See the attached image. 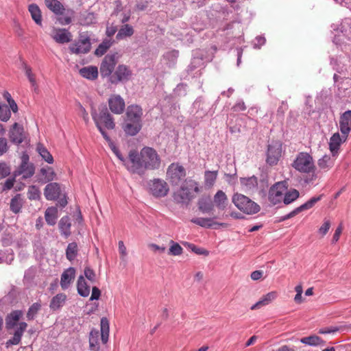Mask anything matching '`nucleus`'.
Returning <instances> with one entry per match:
<instances>
[{
    "label": "nucleus",
    "mask_w": 351,
    "mask_h": 351,
    "mask_svg": "<svg viewBox=\"0 0 351 351\" xmlns=\"http://www.w3.org/2000/svg\"><path fill=\"white\" fill-rule=\"evenodd\" d=\"M13 29L14 33L19 37L24 35V30L22 28L21 24L16 20L13 21Z\"/></svg>",
    "instance_id": "nucleus-58"
},
{
    "label": "nucleus",
    "mask_w": 351,
    "mask_h": 351,
    "mask_svg": "<svg viewBox=\"0 0 351 351\" xmlns=\"http://www.w3.org/2000/svg\"><path fill=\"white\" fill-rule=\"evenodd\" d=\"M167 174L173 184H178L186 176L184 168L178 163L171 164L167 171Z\"/></svg>",
    "instance_id": "nucleus-10"
},
{
    "label": "nucleus",
    "mask_w": 351,
    "mask_h": 351,
    "mask_svg": "<svg viewBox=\"0 0 351 351\" xmlns=\"http://www.w3.org/2000/svg\"><path fill=\"white\" fill-rule=\"evenodd\" d=\"M101 335L97 330L93 329L89 335V348L91 351L99 350V339L101 336V341L104 344L106 343L109 337V321L106 317L101 319Z\"/></svg>",
    "instance_id": "nucleus-2"
},
{
    "label": "nucleus",
    "mask_w": 351,
    "mask_h": 351,
    "mask_svg": "<svg viewBox=\"0 0 351 351\" xmlns=\"http://www.w3.org/2000/svg\"><path fill=\"white\" fill-rule=\"evenodd\" d=\"M330 221L329 220H325L322 226L319 229V233L324 237L330 228Z\"/></svg>",
    "instance_id": "nucleus-61"
},
{
    "label": "nucleus",
    "mask_w": 351,
    "mask_h": 351,
    "mask_svg": "<svg viewBox=\"0 0 351 351\" xmlns=\"http://www.w3.org/2000/svg\"><path fill=\"white\" fill-rule=\"evenodd\" d=\"M299 197V192L296 189H292L289 191H286L284 195V204H289L295 201Z\"/></svg>",
    "instance_id": "nucleus-51"
},
{
    "label": "nucleus",
    "mask_w": 351,
    "mask_h": 351,
    "mask_svg": "<svg viewBox=\"0 0 351 351\" xmlns=\"http://www.w3.org/2000/svg\"><path fill=\"white\" fill-rule=\"evenodd\" d=\"M218 176L217 171H206L204 173V184L206 186L211 188L214 186Z\"/></svg>",
    "instance_id": "nucleus-43"
},
{
    "label": "nucleus",
    "mask_w": 351,
    "mask_h": 351,
    "mask_svg": "<svg viewBox=\"0 0 351 351\" xmlns=\"http://www.w3.org/2000/svg\"><path fill=\"white\" fill-rule=\"evenodd\" d=\"M142 128V123L138 121H128L125 119V123L123 125L124 132L130 135L134 136L141 130Z\"/></svg>",
    "instance_id": "nucleus-28"
},
{
    "label": "nucleus",
    "mask_w": 351,
    "mask_h": 351,
    "mask_svg": "<svg viewBox=\"0 0 351 351\" xmlns=\"http://www.w3.org/2000/svg\"><path fill=\"white\" fill-rule=\"evenodd\" d=\"M41 173L45 176L47 182L52 181L56 177V173L52 167H47V168H42L40 170Z\"/></svg>",
    "instance_id": "nucleus-54"
},
{
    "label": "nucleus",
    "mask_w": 351,
    "mask_h": 351,
    "mask_svg": "<svg viewBox=\"0 0 351 351\" xmlns=\"http://www.w3.org/2000/svg\"><path fill=\"white\" fill-rule=\"evenodd\" d=\"M28 10L34 22L40 26L42 25V14L39 7L36 4L32 3L29 5Z\"/></svg>",
    "instance_id": "nucleus-36"
},
{
    "label": "nucleus",
    "mask_w": 351,
    "mask_h": 351,
    "mask_svg": "<svg viewBox=\"0 0 351 351\" xmlns=\"http://www.w3.org/2000/svg\"><path fill=\"white\" fill-rule=\"evenodd\" d=\"M282 155V147L278 143L269 145L267 152L266 162L270 165H276Z\"/></svg>",
    "instance_id": "nucleus-13"
},
{
    "label": "nucleus",
    "mask_w": 351,
    "mask_h": 351,
    "mask_svg": "<svg viewBox=\"0 0 351 351\" xmlns=\"http://www.w3.org/2000/svg\"><path fill=\"white\" fill-rule=\"evenodd\" d=\"M101 296V291L97 287H93L90 300H99Z\"/></svg>",
    "instance_id": "nucleus-64"
},
{
    "label": "nucleus",
    "mask_w": 351,
    "mask_h": 351,
    "mask_svg": "<svg viewBox=\"0 0 351 351\" xmlns=\"http://www.w3.org/2000/svg\"><path fill=\"white\" fill-rule=\"evenodd\" d=\"M50 36L55 42L59 44L68 43L72 39L71 33L64 28L53 27Z\"/></svg>",
    "instance_id": "nucleus-15"
},
{
    "label": "nucleus",
    "mask_w": 351,
    "mask_h": 351,
    "mask_svg": "<svg viewBox=\"0 0 351 351\" xmlns=\"http://www.w3.org/2000/svg\"><path fill=\"white\" fill-rule=\"evenodd\" d=\"M66 295L64 293H58L53 296L49 304V307L53 311H56L62 308L65 304Z\"/></svg>",
    "instance_id": "nucleus-30"
},
{
    "label": "nucleus",
    "mask_w": 351,
    "mask_h": 351,
    "mask_svg": "<svg viewBox=\"0 0 351 351\" xmlns=\"http://www.w3.org/2000/svg\"><path fill=\"white\" fill-rule=\"evenodd\" d=\"M23 316V312L20 310H16L12 311L5 317V326L8 330L14 328L16 325L17 322Z\"/></svg>",
    "instance_id": "nucleus-25"
},
{
    "label": "nucleus",
    "mask_w": 351,
    "mask_h": 351,
    "mask_svg": "<svg viewBox=\"0 0 351 351\" xmlns=\"http://www.w3.org/2000/svg\"><path fill=\"white\" fill-rule=\"evenodd\" d=\"M343 227L341 225H339L337 229L335 230V232L333 234L332 239V243H335L337 242L340 238V235L342 232Z\"/></svg>",
    "instance_id": "nucleus-63"
},
{
    "label": "nucleus",
    "mask_w": 351,
    "mask_h": 351,
    "mask_svg": "<svg viewBox=\"0 0 351 351\" xmlns=\"http://www.w3.org/2000/svg\"><path fill=\"white\" fill-rule=\"evenodd\" d=\"M80 74L88 80H95L98 76V70L96 66L84 67L80 70Z\"/></svg>",
    "instance_id": "nucleus-37"
},
{
    "label": "nucleus",
    "mask_w": 351,
    "mask_h": 351,
    "mask_svg": "<svg viewBox=\"0 0 351 351\" xmlns=\"http://www.w3.org/2000/svg\"><path fill=\"white\" fill-rule=\"evenodd\" d=\"M95 16L93 12H84L80 14L79 23L81 25L88 26L95 23Z\"/></svg>",
    "instance_id": "nucleus-39"
},
{
    "label": "nucleus",
    "mask_w": 351,
    "mask_h": 351,
    "mask_svg": "<svg viewBox=\"0 0 351 351\" xmlns=\"http://www.w3.org/2000/svg\"><path fill=\"white\" fill-rule=\"evenodd\" d=\"M70 51L76 54L86 53L90 50V43L88 38L80 39L69 47Z\"/></svg>",
    "instance_id": "nucleus-20"
},
{
    "label": "nucleus",
    "mask_w": 351,
    "mask_h": 351,
    "mask_svg": "<svg viewBox=\"0 0 351 351\" xmlns=\"http://www.w3.org/2000/svg\"><path fill=\"white\" fill-rule=\"evenodd\" d=\"M77 293L82 297H87L90 293V287L87 285L83 276L78 278L77 282Z\"/></svg>",
    "instance_id": "nucleus-35"
},
{
    "label": "nucleus",
    "mask_w": 351,
    "mask_h": 351,
    "mask_svg": "<svg viewBox=\"0 0 351 351\" xmlns=\"http://www.w3.org/2000/svg\"><path fill=\"white\" fill-rule=\"evenodd\" d=\"M151 193L157 197H165L169 191L167 183L161 179H154L149 183Z\"/></svg>",
    "instance_id": "nucleus-12"
},
{
    "label": "nucleus",
    "mask_w": 351,
    "mask_h": 351,
    "mask_svg": "<svg viewBox=\"0 0 351 351\" xmlns=\"http://www.w3.org/2000/svg\"><path fill=\"white\" fill-rule=\"evenodd\" d=\"M134 33V30L132 26L128 24L123 25L119 29L116 38L117 40H123L128 37H131Z\"/></svg>",
    "instance_id": "nucleus-38"
},
{
    "label": "nucleus",
    "mask_w": 351,
    "mask_h": 351,
    "mask_svg": "<svg viewBox=\"0 0 351 351\" xmlns=\"http://www.w3.org/2000/svg\"><path fill=\"white\" fill-rule=\"evenodd\" d=\"M9 149L8 141L5 138L0 137V156L8 152Z\"/></svg>",
    "instance_id": "nucleus-60"
},
{
    "label": "nucleus",
    "mask_w": 351,
    "mask_h": 351,
    "mask_svg": "<svg viewBox=\"0 0 351 351\" xmlns=\"http://www.w3.org/2000/svg\"><path fill=\"white\" fill-rule=\"evenodd\" d=\"M59 229L62 234L68 237L71 234V222L69 217L65 216L61 218L59 221Z\"/></svg>",
    "instance_id": "nucleus-40"
},
{
    "label": "nucleus",
    "mask_w": 351,
    "mask_h": 351,
    "mask_svg": "<svg viewBox=\"0 0 351 351\" xmlns=\"http://www.w3.org/2000/svg\"><path fill=\"white\" fill-rule=\"evenodd\" d=\"M191 221L195 224H197V225H199L202 227H204V228L213 227L215 225H218V226H220L223 228L228 227V224L226 223H219L217 222H214L213 221V219H210V218L199 217V218L193 219L191 220Z\"/></svg>",
    "instance_id": "nucleus-31"
},
{
    "label": "nucleus",
    "mask_w": 351,
    "mask_h": 351,
    "mask_svg": "<svg viewBox=\"0 0 351 351\" xmlns=\"http://www.w3.org/2000/svg\"><path fill=\"white\" fill-rule=\"evenodd\" d=\"M143 109L136 104L130 105L126 110V120L142 123Z\"/></svg>",
    "instance_id": "nucleus-21"
},
{
    "label": "nucleus",
    "mask_w": 351,
    "mask_h": 351,
    "mask_svg": "<svg viewBox=\"0 0 351 351\" xmlns=\"http://www.w3.org/2000/svg\"><path fill=\"white\" fill-rule=\"evenodd\" d=\"M10 174V168L4 162H0V179L5 178Z\"/></svg>",
    "instance_id": "nucleus-59"
},
{
    "label": "nucleus",
    "mask_w": 351,
    "mask_h": 351,
    "mask_svg": "<svg viewBox=\"0 0 351 351\" xmlns=\"http://www.w3.org/2000/svg\"><path fill=\"white\" fill-rule=\"evenodd\" d=\"M317 165L321 169L327 171L333 166L334 160L330 156L324 155L322 158L318 160Z\"/></svg>",
    "instance_id": "nucleus-44"
},
{
    "label": "nucleus",
    "mask_w": 351,
    "mask_h": 351,
    "mask_svg": "<svg viewBox=\"0 0 351 351\" xmlns=\"http://www.w3.org/2000/svg\"><path fill=\"white\" fill-rule=\"evenodd\" d=\"M37 150L42 158L48 163L52 164L53 162V158L49 151L42 145H38Z\"/></svg>",
    "instance_id": "nucleus-50"
},
{
    "label": "nucleus",
    "mask_w": 351,
    "mask_h": 351,
    "mask_svg": "<svg viewBox=\"0 0 351 351\" xmlns=\"http://www.w3.org/2000/svg\"><path fill=\"white\" fill-rule=\"evenodd\" d=\"M46 222L49 226H54L58 219V208L55 206L49 207L45 213Z\"/></svg>",
    "instance_id": "nucleus-33"
},
{
    "label": "nucleus",
    "mask_w": 351,
    "mask_h": 351,
    "mask_svg": "<svg viewBox=\"0 0 351 351\" xmlns=\"http://www.w3.org/2000/svg\"><path fill=\"white\" fill-rule=\"evenodd\" d=\"M132 75V71L128 66L119 64L115 69L114 73L110 77L112 84H117L120 82H128Z\"/></svg>",
    "instance_id": "nucleus-11"
},
{
    "label": "nucleus",
    "mask_w": 351,
    "mask_h": 351,
    "mask_svg": "<svg viewBox=\"0 0 351 351\" xmlns=\"http://www.w3.org/2000/svg\"><path fill=\"white\" fill-rule=\"evenodd\" d=\"M119 58V55L117 52L109 53L106 55L101 62L100 66V73L104 77H109L112 75V71L114 69Z\"/></svg>",
    "instance_id": "nucleus-9"
},
{
    "label": "nucleus",
    "mask_w": 351,
    "mask_h": 351,
    "mask_svg": "<svg viewBox=\"0 0 351 351\" xmlns=\"http://www.w3.org/2000/svg\"><path fill=\"white\" fill-rule=\"evenodd\" d=\"M184 245H187L193 252H195L197 254L204 256H208L209 254L208 251L204 248L198 247L194 244L186 243H184Z\"/></svg>",
    "instance_id": "nucleus-56"
},
{
    "label": "nucleus",
    "mask_w": 351,
    "mask_h": 351,
    "mask_svg": "<svg viewBox=\"0 0 351 351\" xmlns=\"http://www.w3.org/2000/svg\"><path fill=\"white\" fill-rule=\"evenodd\" d=\"M292 167L301 173L310 174L306 182H311L317 180V175L315 173L316 166L313 156L307 152H300L291 164Z\"/></svg>",
    "instance_id": "nucleus-1"
},
{
    "label": "nucleus",
    "mask_w": 351,
    "mask_h": 351,
    "mask_svg": "<svg viewBox=\"0 0 351 351\" xmlns=\"http://www.w3.org/2000/svg\"><path fill=\"white\" fill-rule=\"evenodd\" d=\"M75 14L73 9L64 8L60 14L56 15V20L61 25H66L72 23Z\"/></svg>",
    "instance_id": "nucleus-24"
},
{
    "label": "nucleus",
    "mask_w": 351,
    "mask_h": 351,
    "mask_svg": "<svg viewBox=\"0 0 351 351\" xmlns=\"http://www.w3.org/2000/svg\"><path fill=\"white\" fill-rule=\"evenodd\" d=\"M232 202L239 210L247 215L256 214L261 209L258 204L241 193L234 194Z\"/></svg>",
    "instance_id": "nucleus-4"
},
{
    "label": "nucleus",
    "mask_w": 351,
    "mask_h": 351,
    "mask_svg": "<svg viewBox=\"0 0 351 351\" xmlns=\"http://www.w3.org/2000/svg\"><path fill=\"white\" fill-rule=\"evenodd\" d=\"M41 308V303L40 302H35L29 308L27 313V320H33L38 311Z\"/></svg>",
    "instance_id": "nucleus-49"
},
{
    "label": "nucleus",
    "mask_w": 351,
    "mask_h": 351,
    "mask_svg": "<svg viewBox=\"0 0 351 351\" xmlns=\"http://www.w3.org/2000/svg\"><path fill=\"white\" fill-rule=\"evenodd\" d=\"M286 182H278L274 184L269 191V200L273 205H276L284 202V195L287 191Z\"/></svg>",
    "instance_id": "nucleus-8"
},
{
    "label": "nucleus",
    "mask_w": 351,
    "mask_h": 351,
    "mask_svg": "<svg viewBox=\"0 0 351 351\" xmlns=\"http://www.w3.org/2000/svg\"><path fill=\"white\" fill-rule=\"evenodd\" d=\"M240 182L247 190H254L258 186V179L254 176L248 178H241Z\"/></svg>",
    "instance_id": "nucleus-41"
},
{
    "label": "nucleus",
    "mask_w": 351,
    "mask_h": 351,
    "mask_svg": "<svg viewBox=\"0 0 351 351\" xmlns=\"http://www.w3.org/2000/svg\"><path fill=\"white\" fill-rule=\"evenodd\" d=\"M23 66L26 76L27 77L32 86L34 87V90H36L38 89V85L36 83L35 75L33 73L32 68L29 66H28L25 62L23 63Z\"/></svg>",
    "instance_id": "nucleus-45"
},
{
    "label": "nucleus",
    "mask_w": 351,
    "mask_h": 351,
    "mask_svg": "<svg viewBox=\"0 0 351 351\" xmlns=\"http://www.w3.org/2000/svg\"><path fill=\"white\" fill-rule=\"evenodd\" d=\"M278 296L277 291H271L264 295L256 304L251 306V310H256L262 306L268 305L273 302Z\"/></svg>",
    "instance_id": "nucleus-26"
},
{
    "label": "nucleus",
    "mask_w": 351,
    "mask_h": 351,
    "mask_svg": "<svg viewBox=\"0 0 351 351\" xmlns=\"http://www.w3.org/2000/svg\"><path fill=\"white\" fill-rule=\"evenodd\" d=\"M23 206V199L21 194H16L12 198L10 204V210L15 214L19 213Z\"/></svg>",
    "instance_id": "nucleus-42"
},
{
    "label": "nucleus",
    "mask_w": 351,
    "mask_h": 351,
    "mask_svg": "<svg viewBox=\"0 0 351 351\" xmlns=\"http://www.w3.org/2000/svg\"><path fill=\"white\" fill-rule=\"evenodd\" d=\"M10 117L11 112L8 106L5 104H0V120L6 122Z\"/></svg>",
    "instance_id": "nucleus-53"
},
{
    "label": "nucleus",
    "mask_w": 351,
    "mask_h": 351,
    "mask_svg": "<svg viewBox=\"0 0 351 351\" xmlns=\"http://www.w3.org/2000/svg\"><path fill=\"white\" fill-rule=\"evenodd\" d=\"M75 269L74 267H69L65 269L60 277V287L62 289H68L75 278Z\"/></svg>",
    "instance_id": "nucleus-19"
},
{
    "label": "nucleus",
    "mask_w": 351,
    "mask_h": 351,
    "mask_svg": "<svg viewBox=\"0 0 351 351\" xmlns=\"http://www.w3.org/2000/svg\"><path fill=\"white\" fill-rule=\"evenodd\" d=\"M321 198L322 195L311 198L306 203L302 204L300 206L296 208L295 209L290 212L289 214L284 216L282 217V220H286L291 217H293L300 212L311 208L318 201L321 199Z\"/></svg>",
    "instance_id": "nucleus-18"
},
{
    "label": "nucleus",
    "mask_w": 351,
    "mask_h": 351,
    "mask_svg": "<svg viewBox=\"0 0 351 351\" xmlns=\"http://www.w3.org/2000/svg\"><path fill=\"white\" fill-rule=\"evenodd\" d=\"M27 195V198L30 200H39L41 198V193L39 188L34 185L28 187Z\"/></svg>",
    "instance_id": "nucleus-46"
},
{
    "label": "nucleus",
    "mask_w": 351,
    "mask_h": 351,
    "mask_svg": "<svg viewBox=\"0 0 351 351\" xmlns=\"http://www.w3.org/2000/svg\"><path fill=\"white\" fill-rule=\"evenodd\" d=\"M111 45V43L110 41H106L101 43L99 47L95 50V55L97 56H102L104 55L107 50L110 48Z\"/></svg>",
    "instance_id": "nucleus-55"
},
{
    "label": "nucleus",
    "mask_w": 351,
    "mask_h": 351,
    "mask_svg": "<svg viewBox=\"0 0 351 351\" xmlns=\"http://www.w3.org/2000/svg\"><path fill=\"white\" fill-rule=\"evenodd\" d=\"M170 247L168 254L171 256H180L183 253V248L178 243L173 241H170Z\"/></svg>",
    "instance_id": "nucleus-52"
},
{
    "label": "nucleus",
    "mask_w": 351,
    "mask_h": 351,
    "mask_svg": "<svg viewBox=\"0 0 351 351\" xmlns=\"http://www.w3.org/2000/svg\"><path fill=\"white\" fill-rule=\"evenodd\" d=\"M46 7L56 15L64 10V6L58 0H45Z\"/></svg>",
    "instance_id": "nucleus-34"
},
{
    "label": "nucleus",
    "mask_w": 351,
    "mask_h": 351,
    "mask_svg": "<svg viewBox=\"0 0 351 351\" xmlns=\"http://www.w3.org/2000/svg\"><path fill=\"white\" fill-rule=\"evenodd\" d=\"M34 173V167L32 165L28 164L23 160L18 170L15 172V176L22 175L24 179L31 178Z\"/></svg>",
    "instance_id": "nucleus-29"
},
{
    "label": "nucleus",
    "mask_w": 351,
    "mask_h": 351,
    "mask_svg": "<svg viewBox=\"0 0 351 351\" xmlns=\"http://www.w3.org/2000/svg\"><path fill=\"white\" fill-rule=\"evenodd\" d=\"M213 203L219 210H223L228 204V197L223 191L219 190L214 195Z\"/></svg>",
    "instance_id": "nucleus-27"
},
{
    "label": "nucleus",
    "mask_w": 351,
    "mask_h": 351,
    "mask_svg": "<svg viewBox=\"0 0 351 351\" xmlns=\"http://www.w3.org/2000/svg\"><path fill=\"white\" fill-rule=\"evenodd\" d=\"M141 154L145 170H155L160 168L161 160L154 148L145 147L141 150Z\"/></svg>",
    "instance_id": "nucleus-7"
},
{
    "label": "nucleus",
    "mask_w": 351,
    "mask_h": 351,
    "mask_svg": "<svg viewBox=\"0 0 351 351\" xmlns=\"http://www.w3.org/2000/svg\"><path fill=\"white\" fill-rule=\"evenodd\" d=\"M77 245L76 243H70L66 250V256L70 261L74 260L77 254Z\"/></svg>",
    "instance_id": "nucleus-47"
},
{
    "label": "nucleus",
    "mask_w": 351,
    "mask_h": 351,
    "mask_svg": "<svg viewBox=\"0 0 351 351\" xmlns=\"http://www.w3.org/2000/svg\"><path fill=\"white\" fill-rule=\"evenodd\" d=\"M9 138L12 143L21 144L25 139L24 128L18 123H14L9 131Z\"/></svg>",
    "instance_id": "nucleus-16"
},
{
    "label": "nucleus",
    "mask_w": 351,
    "mask_h": 351,
    "mask_svg": "<svg viewBox=\"0 0 351 351\" xmlns=\"http://www.w3.org/2000/svg\"><path fill=\"white\" fill-rule=\"evenodd\" d=\"M60 194V188L59 184L51 182L45 186L44 189V195L47 200H55Z\"/></svg>",
    "instance_id": "nucleus-23"
},
{
    "label": "nucleus",
    "mask_w": 351,
    "mask_h": 351,
    "mask_svg": "<svg viewBox=\"0 0 351 351\" xmlns=\"http://www.w3.org/2000/svg\"><path fill=\"white\" fill-rule=\"evenodd\" d=\"M193 189L196 193L199 191L197 182L190 180L184 184L174 193L173 199L175 202L178 204L187 205L194 197L191 193Z\"/></svg>",
    "instance_id": "nucleus-5"
},
{
    "label": "nucleus",
    "mask_w": 351,
    "mask_h": 351,
    "mask_svg": "<svg viewBox=\"0 0 351 351\" xmlns=\"http://www.w3.org/2000/svg\"><path fill=\"white\" fill-rule=\"evenodd\" d=\"M90 113L97 127L104 125L108 130L114 128V119L105 105L99 106L98 109L92 107Z\"/></svg>",
    "instance_id": "nucleus-3"
},
{
    "label": "nucleus",
    "mask_w": 351,
    "mask_h": 351,
    "mask_svg": "<svg viewBox=\"0 0 351 351\" xmlns=\"http://www.w3.org/2000/svg\"><path fill=\"white\" fill-rule=\"evenodd\" d=\"M109 109L115 114H121L124 112L125 104L124 99L119 95H111L108 100Z\"/></svg>",
    "instance_id": "nucleus-14"
},
{
    "label": "nucleus",
    "mask_w": 351,
    "mask_h": 351,
    "mask_svg": "<svg viewBox=\"0 0 351 351\" xmlns=\"http://www.w3.org/2000/svg\"><path fill=\"white\" fill-rule=\"evenodd\" d=\"M345 141L343 135L341 137L339 133H335L331 136L329 143V147L333 156L337 153L341 143Z\"/></svg>",
    "instance_id": "nucleus-32"
},
{
    "label": "nucleus",
    "mask_w": 351,
    "mask_h": 351,
    "mask_svg": "<svg viewBox=\"0 0 351 351\" xmlns=\"http://www.w3.org/2000/svg\"><path fill=\"white\" fill-rule=\"evenodd\" d=\"M84 276L91 282H95L96 281V274L95 271L88 267H86L84 269Z\"/></svg>",
    "instance_id": "nucleus-57"
},
{
    "label": "nucleus",
    "mask_w": 351,
    "mask_h": 351,
    "mask_svg": "<svg viewBox=\"0 0 351 351\" xmlns=\"http://www.w3.org/2000/svg\"><path fill=\"white\" fill-rule=\"evenodd\" d=\"M16 326V328L14 330L13 337L5 343L6 348H9L10 346L13 345H19L20 343L22 336L27 328V324L26 322H21Z\"/></svg>",
    "instance_id": "nucleus-17"
},
{
    "label": "nucleus",
    "mask_w": 351,
    "mask_h": 351,
    "mask_svg": "<svg viewBox=\"0 0 351 351\" xmlns=\"http://www.w3.org/2000/svg\"><path fill=\"white\" fill-rule=\"evenodd\" d=\"M109 145H110V149L113 152V153L116 155V156L121 161H122L123 162H125V158L123 157V156L120 153L119 149L115 146V145L112 142H110Z\"/></svg>",
    "instance_id": "nucleus-62"
},
{
    "label": "nucleus",
    "mask_w": 351,
    "mask_h": 351,
    "mask_svg": "<svg viewBox=\"0 0 351 351\" xmlns=\"http://www.w3.org/2000/svg\"><path fill=\"white\" fill-rule=\"evenodd\" d=\"M127 169L132 173H136L140 176L145 173V168L141 152L136 150H130L128 154V160L123 162Z\"/></svg>",
    "instance_id": "nucleus-6"
},
{
    "label": "nucleus",
    "mask_w": 351,
    "mask_h": 351,
    "mask_svg": "<svg viewBox=\"0 0 351 351\" xmlns=\"http://www.w3.org/2000/svg\"><path fill=\"white\" fill-rule=\"evenodd\" d=\"M300 341L309 346H318L324 343V341L317 335L303 337L300 339Z\"/></svg>",
    "instance_id": "nucleus-48"
},
{
    "label": "nucleus",
    "mask_w": 351,
    "mask_h": 351,
    "mask_svg": "<svg viewBox=\"0 0 351 351\" xmlns=\"http://www.w3.org/2000/svg\"><path fill=\"white\" fill-rule=\"evenodd\" d=\"M340 130L343 134L344 140H346L348 134L351 130V110L345 112L341 117L339 121Z\"/></svg>",
    "instance_id": "nucleus-22"
}]
</instances>
